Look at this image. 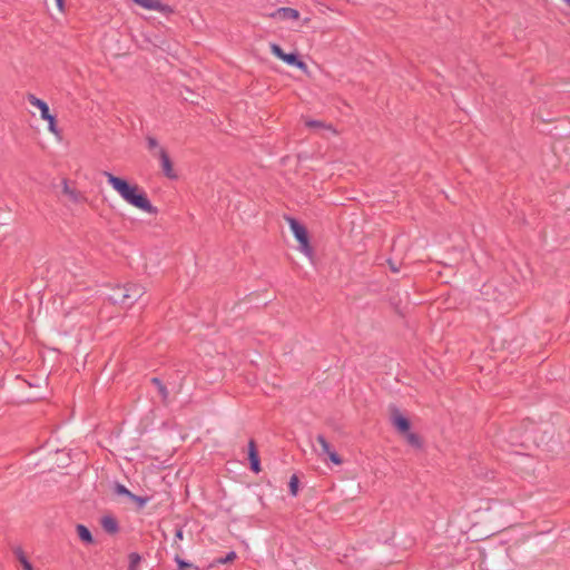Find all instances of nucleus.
Here are the masks:
<instances>
[{"label": "nucleus", "mask_w": 570, "mask_h": 570, "mask_svg": "<svg viewBox=\"0 0 570 570\" xmlns=\"http://www.w3.org/2000/svg\"><path fill=\"white\" fill-rule=\"evenodd\" d=\"M102 175L128 204L148 214L156 215L158 213V208L150 203L146 191L137 184H131L126 178L115 176L109 171H102Z\"/></svg>", "instance_id": "1"}, {"label": "nucleus", "mask_w": 570, "mask_h": 570, "mask_svg": "<svg viewBox=\"0 0 570 570\" xmlns=\"http://www.w3.org/2000/svg\"><path fill=\"white\" fill-rule=\"evenodd\" d=\"M285 219L287 220L294 237L299 244V249L308 257H312L314 254V249L311 245L309 234L305 225H303L296 218L291 216H286Z\"/></svg>", "instance_id": "2"}, {"label": "nucleus", "mask_w": 570, "mask_h": 570, "mask_svg": "<svg viewBox=\"0 0 570 570\" xmlns=\"http://www.w3.org/2000/svg\"><path fill=\"white\" fill-rule=\"evenodd\" d=\"M390 421L399 434H403L411 430V421L401 413L395 404L389 405Z\"/></svg>", "instance_id": "3"}, {"label": "nucleus", "mask_w": 570, "mask_h": 570, "mask_svg": "<svg viewBox=\"0 0 570 570\" xmlns=\"http://www.w3.org/2000/svg\"><path fill=\"white\" fill-rule=\"evenodd\" d=\"M126 284L116 285L111 293L108 296V301L114 305H120L124 308H129L132 306V301L126 299Z\"/></svg>", "instance_id": "4"}, {"label": "nucleus", "mask_w": 570, "mask_h": 570, "mask_svg": "<svg viewBox=\"0 0 570 570\" xmlns=\"http://www.w3.org/2000/svg\"><path fill=\"white\" fill-rule=\"evenodd\" d=\"M154 156H157L159 158L163 173L167 178H178V175L174 169V164L165 148H159L158 153L154 154Z\"/></svg>", "instance_id": "5"}, {"label": "nucleus", "mask_w": 570, "mask_h": 570, "mask_svg": "<svg viewBox=\"0 0 570 570\" xmlns=\"http://www.w3.org/2000/svg\"><path fill=\"white\" fill-rule=\"evenodd\" d=\"M248 461H249V469L254 473H259L262 471L261 458H259L257 444L254 439H250L248 441Z\"/></svg>", "instance_id": "6"}, {"label": "nucleus", "mask_w": 570, "mask_h": 570, "mask_svg": "<svg viewBox=\"0 0 570 570\" xmlns=\"http://www.w3.org/2000/svg\"><path fill=\"white\" fill-rule=\"evenodd\" d=\"M523 346L522 337H512L511 340L504 338L501 350H509L511 360L518 358L521 354V347Z\"/></svg>", "instance_id": "7"}, {"label": "nucleus", "mask_w": 570, "mask_h": 570, "mask_svg": "<svg viewBox=\"0 0 570 570\" xmlns=\"http://www.w3.org/2000/svg\"><path fill=\"white\" fill-rule=\"evenodd\" d=\"M267 16L281 20H297L299 18V11L289 7H281Z\"/></svg>", "instance_id": "8"}, {"label": "nucleus", "mask_w": 570, "mask_h": 570, "mask_svg": "<svg viewBox=\"0 0 570 570\" xmlns=\"http://www.w3.org/2000/svg\"><path fill=\"white\" fill-rule=\"evenodd\" d=\"M146 293L144 286L137 283H126V299L132 301V305Z\"/></svg>", "instance_id": "9"}, {"label": "nucleus", "mask_w": 570, "mask_h": 570, "mask_svg": "<svg viewBox=\"0 0 570 570\" xmlns=\"http://www.w3.org/2000/svg\"><path fill=\"white\" fill-rule=\"evenodd\" d=\"M101 528L108 533V534H116L119 532L120 527L118 520L112 515H104L100 519Z\"/></svg>", "instance_id": "10"}, {"label": "nucleus", "mask_w": 570, "mask_h": 570, "mask_svg": "<svg viewBox=\"0 0 570 570\" xmlns=\"http://www.w3.org/2000/svg\"><path fill=\"white\" fill-rule=\"evenodd\" d=\"M282 61H284L285 63H287L289 66H294L302 71H307V65L302 60L298 52H291V53L285 52Z\"/></svg>", "instance_id": "11"}, {"label": "nucleus", "mask_w": 570, "mask_h": 570, "mask_svg": "<svg viewBox=\"0 0 570 570\" xmlns=\"http://www.w3.org/2000/svg\"><path fill=\"white\" fill-rule=\"evenodd\" d=\"M76 532L83 543L92 544L95 542L91 531L85 524H77Z\"/></svg>", "instance_id": "12"}, {"label": "nucleus", "mask_w": 570, "mask_h": 570, "mask_svg": "<svg viewBox=\"0 0 570 570\" xmlns=\"http://www.w3.org/2000/svg\"><path fill=\"white\" fill-rule=\"evenodd\" d=\"M27 99L32 106L40 110L41 116H48L49 106L46 101L36 97L33 94H28Z\"/></svg>", "instance_id": "13"}, {"label": "nucleus", "mask_w": 570, "mask_h": 570, "mask_svg": "<svg viewBox=\"0 0 570 570\" xmlns=\"http://www.w3.org/2000/svg\"><path fill=\"white\" fill-rule=\"evenodd\" d=\"M62 193L67 195L73 203H78L82 198L79 191L69 186L67 178L62 179Z\"/></svg>", "instance_id": "14"}, {"label": "nucleus", "mask_w": 570, "mask_h": 570, "mask_svg": "<svg viewBox=\"0 0 570 570\" xmlns=\"http://www.w3.org/2000/svg\"><path fill=\"white\" fill-rule=\"evenodd\" d=\"M405 440L406 442L413 446L414 449H422L423 446V440L422 438L417 434V433H414V432H411V430H409V432L406 433H403L401 434Z\"/></svg>", "instance_id": "15"}, {"label": "nucleus", "mask_w": 570, "mask_h": 570, "mask_svg": "<svg viewBox=\"0 0 570 570\" xmlns=\"http://www.w3.org/2000/svg\"><path fill=\"white\" fill-rule=\"evenodd\" d=\"M13 553L17 558V560L21 563V567L23 570H35L31 562L28 560L27 556L24 554L23 550L18 547L13 550Z\"/></svg>", "instance_id": "16"}, {"label": "nucleus", "mask_w": 570, "mask_h": 570, "mask_svg": "<svg viewBox=\"0 0 570 570\" xmlns=\"http://www.w3.org/2000/svg\"><path fill=\"white\" fill-rule=\"evenodd\" d=\"M150 383L156 386L158 393L160 394L163 401L165 402L168 399L169 392L166 387V385L163 383V381L159 377H151Z\"/></svg>", "instance_id": "17"}, {"label": "nucleus", "mask_w": 570, "mask_h": 570, "mask_svg": "<svg viewBox=\"0 0 570 570\" xmlns=\"http://www.w3.org/2000/svg\"><path fill=\"white\" fill-rule=\"evenodd\" d=\"M129 564L128 570H137L138 566L141 562V556L138 552H130L128 554Z\"/></svg>", "instance_id": "18"}, {"label": "nucleus", "mask_w": 570, "mask_h": 570, "mask_svg": "<svg viewBox=\"0 0 570 570\" xmlns=\"http://www.w3.org/2000/svg\"><path fill=\"white\" fill-rule=\"evenodd\" d=\"M112 491H114L115 494H117L119 497H126L128 499L130 498V495L132 493L124 484H121L119 482H116L114 484Z\"/></svg>", "instance_id": "19"}, {"label": "nucleus", "mask_w": 570, "mask_h": 570, "mask_svg": "<svg viewBox=\"0 0 570 570\" xmlns=\"http://www.w3.org/2000/svg\"><path fill=\"white\" fill-rule=\"evenodd\" d=\"M175 562L177 563L178 570H187V569H190V568H194L195 570H199L198 567H196L193 563L184 560L183 558H180L179 554L175 556Z\"/></svg>", "instance_id": "20"}, {"label": "nucleus", "mask_w": 570, "mask_h": 570, "mask_svg": "<svg viewBox=\"0 0 570 570\" xmlns=\"http://www.w3.org/2000/svg\"><path fill=\"white\" fill-rule=\"evenodd\" d=\"M136 4L147 9L154 10V8L159 7V0H132Z\"/></svg>", "instance_id": "21"}, {"label": "nucleus", "mask_w": 570, "mask_h": 570, "mask_svg": "<svg viewBox=\"0 0 570 570\" xmlns=\"http://www.w3.org/2000/svg\"><path fill=\"white\" fill-rule=\"evenodd\" d=\"M289 493L293 497H296L299 488V479L296 474H293L288 482Z\"/></svg>", "instance_id": "22"}, {"label": "nucleus", "mask_w": 570, "mask_h": 570, "mask_svg": "<svg viewBox=\"0 0 570 570\" xmlns=\"http://www.w3.org/2000/svg\"><path fill=\"white\" fill-rule=\"evenodd\" d=\"M129 500H131L132 502H135L137 504V510H141L146 503L150 500V497L146 495V497H140V495H136L134 493H131Z\"/></svg>", "instance_id": "23"}, {"label": "nucleus", "mask_w": 570, "mask_h": 570, "mask_svg": "<svg viewBox=\"0 0 570 570\" xmlns=\"http://www.w3.org/2000/svg\"><path fill=\"white\" fill-rule=\"evenodd\" d=\"M316 441L321 445L323 454L330 453V451L332 450V446L323 434H318L316 436Z\"/></svg>", "instance_id": "24"}, {"label": "nucleus", "mask_w": 570, "mask_h": 570, "mask_svg": "<svg viewBox=\"0 0 570 570\" xmlns=\"http://www.w3.org/2000/svg\"><path fill=\"white\" fill-rule=\"evenodd\" d=\"M146 142H147V149L154 154V151L157 149V151L159 150V142L158 140L154 137V136H147L146 137Z\"/></svg>", "instance_id": "25"}, {"label": "nucleus", "mask_w": 570, "mask_h": 570, "mask_svg": "<svg viewBox=\"0 0 570 570\" xmlns=\"http://www.w3.org/2000/svg\"><path fill=\"white\" fill-rule=\"evenodd\" d=\"M326 455L328 456V460L335 465H341L343 463V459L334 450H331L330 453H327Z\"/></svg>", "instance_id": "26"}, {"label": "nucleus", "mask_w": 570, "mask_h": 570, "mask_svg": "<svg viewBox=\"0 0 570 570\" xmlns=\"http://www.w3.org/2000/svg\"><path fill=\"white\" fill-rule=\"evenodd\" d=\"M236 558H237L236 552L235 551H230L225 557L216 559L215 562L216 563L225 564V563H228V562H233Z\"/></svg>", "instance_id": "27"}, {"label": "nucleus", "mask_w": 570, "mask_h": 570, "mask_svg": "<svg viewBox=\"0 0 570 570\" xmlns=\"http://www.w3.org/2000/svg\"><path fill=\"white\" fill-rule=\"evenodd\" d=\"M271 48V52L277 57L278 59H283L284 55H285V51L282 49V47L277 43H271L269 46Z\"/></svg>", "instance_id": "28"}, {"label": "nucleus", "mask_w": 570, "mask_h": 570, "mask_svg": "<svg viewBox=\"0 0 570 570\" xmlns=\"http://www.w3.org/2000/svg\"><path fill=\"white\" fill-rule=\"evenodd\" d=\"M154 10L160 11V12H163L165 14L174 13V9L170 6L164 4L160 1H159V7L158 8H154Z\"/></svg>", "instance_id": "29"}, {"label": "nucleus", "mask_w": 570, "mask_h": 570, "mask_svg": "<svg viewBox=\"0 0 570 570\" xmlns=\"http://www.w3.org/2000/svg\"><path fill=\"white\" fill-rule=\"evenodd\" d=\"M306 126L309 128H323L324 124L320 120H308L306 121Z\"/></svg>", "instance_id": "30"}, {"label": "nucleus", "mask_w": 570, "mask_h": 570, "mask_svg": "<svg viewBox=\"0 0 570 570\" xmlns=\"http://www.w3.org/2000/svg\"><path fill=\"white\" fill-rule=\"evenodd\" d=\"M48 128L53 134H58L59 132L58 126H57V118L51 120V122L48 124Z\"/></svg>", "instance_id": "31"}, {"label": "nucleus", "mask_w": 570, "mask_h": 570, "mask_svg": "<svg viewBox=\"0 0 570 570\" xmlns=\"http://www.w3.org/2000/svg\"><path fill=\"white\" fill-rule=\"evenodd\" d=\"M184 539V531L181 527H177L175 531V541Z\"/></svg>", "instance_id": "32"}, {"label": "nucleus", "mask_w": 570, "mask_h": 570, "mask_svg": "<svg viewBox=\"0 0 570 570\" xmlns=\"http://www.w3.org/2000/svg\"><path fill=\"white\" fill-rule=\"evenodd\" d=\"M41 118H42L43 120H47V121H48V124H49V122H51V120L56 119V116H55V115H51V114H50V110H48V116H41Z\"/></svg>", "instance_id": "33"}, {"label": "nucleus", "mask_w": 570, "mask_h": 570, "mask_svg": "<svg viewBox=\"0 0 570 570\" xmlns=\"http://www.w3.org/2000/svg\"><path fill=\"white\" fill-rule=\"evenodd\" d=\"M58 9L63 12L65 11V0H56Z\"/></svg>", "instance_id": "34"}, {"label": "nucleus", "mask_w": 570, "mask_h": 570, "mask_svg": "<svg viewBox=\"0 0 570 570\" xmlns=\"http://www.w3.org/2000/svg\"><path fill=\"white\" fill-rule=\"evenodd\" d=\"M389 264H390V267H391V269L393 272H397L399 271L397 267H395V265H393L391 261H389Z\"/></svg>", "instance_id": "35"}, {"label": "nucleus", "mask_w": 570, "mask_h": 570, "mask_svg": "<svg viewBox=\"0 0 570 570\" xmlns=\"http://www.w3.org/2000/svg\"><path fill=\"white\" fill-rule=\"evenodd\" d=\"M568 6H570V0H563Z\"/></svg>", "instance_id": "36"}]
</instances>
